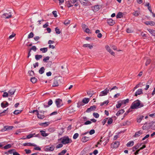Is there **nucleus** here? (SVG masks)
I'll return each instance as SVG.
<instances>
[{"label": "nucleus", "mask_w": 155, "mask_h": 155, "mask_svg": "<svg viewBox=\"0 0 155 155\" xmlns=\"http://www.w3.org/2000/svg\"><path fill=\"white\" fill-rule=\"evenodd\" d=\"M143 106V104H141L140 101L139 100L134 102L131 104L130 108L132 109H137L139 107H142Z\"/></svg>", "instance_id": "f257e3e1"}, {"label": "nucleus", "mask_w": 155, "mask_h": 155, "mask_svg": "<svg viewBox=\"0 0 155 155\" xmlns=\"http://www.w3.org/2000/svg\"><path fill=\"white\" fill-rule=\"evenodd\" d=\"M61 78L60 77H55L53 80L52 86L56 87L58 86L59 84L61 82Z\"/></svg>", "instance_id": "f03ea898"}, {"label": "nucleus", "mask_w": 155, "mask_h": 155, "mask_svg": "<svg viewBox=\"0 0 155 155\" xmlns=\"http://www.w3.org/2000/svg\"><path fill=\"white\" fill-rule=\"evenodd\" d=\"M60 140H62L61 142L64 144L71 143L72 142V140L68 136H65L63 138H61Z\"/></svg>", "instance_id": "7ed1b4c3"}, {"label": "nucleus", "mask_w": 155, "mask_h": 155, "mask_svg": "<svg viewBox=\"0 0 155 155\" xmlns=\"http://www.w3.org/2000/svg\"><path fill=\"white\" fill-rule=\"evenodd\" d=\"M55 103L57 107L59 108L63 105L62 99L58 98L55 100Z\"/></svg>", "instance_id": "20e7f679"}, {"label": "nucleus", "mask_w": 155, "mask_h": 155, "mask_svg": "<svg viewBox=\"0 0 155 155\" xmlns=\"http://www.w3.org/2000/svg\"><path fill=\"white\" fill-rule=\"evenodd\" d=\"M109 91V89L107 88H106L104 91H101L100 94V96L106 95Z\"/></svg>", "instance_id": "39448f33"}, {"label": "nucleus", "mask_w": 155, "mask_h": 155, "mask_svg": "<svg viewBox=\"0 0 155 155\" xmlns=\"http://www.w3.org/2000/svg\"><path fill=\"white\" fill-rule=\"evenodd\" d=\"M111 47H110L108 45H106L105 48L107 51L111 55L114 56L115 54L111 49Z\"/></svg>", "instance_id": "423d86ee"}, {"label": "nucleus", "mask_w": 155, "mask_h": 155, "mask_svg": "<svg viewBox=\"0 0 155 155\" xmlns=\"http://www.w3.org/2000/svg\"><path fill=\"white\" fill-rule=\"evenodd\" d=\"M54 147L53 145H52L51 146H46L45 147V149L46 151H53L54 150Z\"/></svg>", "instance_id": "0eeeda50"}, {"label": "nucleus", "mask_w": 155, "mask_h": 155, "mask_svg": "<svg viewBox=\"0 0 155 155\" xmlns=\"http://www.w3.org/2000/svg\"><path fill=\"white\" fill-rule=\"evenodd\" d=\"M45 111H43L42 110H40L39 112L41 113H43V114H44V113L45 112ZM37 115L38 117V118L41 119H43L45 117V116L43 115V114H41L38 113H38L37 114Z\"/></svg>", "instance_id": "6e6552de"}, {"label": "nucleus", "mask_w": 155, "mask_h": 155, "mask_svg": "<svg viewBox=\"0 0 155 155\" xmlns=\"http://www.w3.org/2000/svg\"><path fill=\"white\" fill-rule=\"evenodd\" d=\"M34 137H39V135L38 134L35 135V133L30 134L27 135L26 137V138H27V139H30Z\"/></svg>", "instance_id": "1a4fd4ad"}, {"label": "nucleus", "mask_w": 155, "mask_h": 155, "mask_svg": "<svg viewBox=\"0 0 155 155\" xmlns=\"http://www.w3.org/2000/svg\"><path fill=\"white\" fill-rule=\"evenodd\" d=\"M143 94L142 89H139L135 92L134 96L137 97L138 95H140Z\"/></svg>", "instance_id": "9d476101"}, {"label": "nucleus", "mask_w": 155, "mask_h": 155, "mask_svg": "<svg viewBox=\"0 0 155 155\" xmlns=\"http://www.w3.org/2000/svg\"><path fill=\"white\" fill-rule=\"evenodd\" d=\"M96 108V106L93 105L91 106L90 108H88L86 110V112H90L92 110H94Z\"/></svg>", "instance_id": "9b49d317"}, {"label": "nucleus", "mask_w": 155, "mask_h": 155, "mask_svg": "<svg viewBox=\"0 0 155 155\" xmlns=\"http://www.w3.org/2000/svg\"><path fill=\"white\" fill-rule=\"evenodd\" d=\"M91 8L94 12H96L99 10V6L98 5H95L94 6L92 7Z\"/></svg>", "instance_id": "f8f14e48"}, {"label": "nucleus", "mask_w": 155, "mask_h": 155, "mask_svg": "<svg viewBox=\"0 0 155 155\" xmlns=\"http://www.w3.org/2000/svg\"><path fill=\"white\" fill-rule=\"evenodd\" d=\"M89 140V137H84L81 139V141L83 143H85Z\"/></svg>", "instance_id": "ddd939ff"}, {"label": "nucleus", "mask_w": 155, "mask_h": 155, "mask_svg": "<svg viewBox=\"0 0 155 155\" xmlns=\"http://www.w3.org/2000/svg\"><path fill=\"white\" fill-rule=\"evenodd\" d=\"M107 22L108 24L110 25H112L115 23V21L111 19H108Z\"/></svg>", "instance_id": "4468645a"}, {"label": "nucleus", "mask_w": 155, "mask_h": 155, "mask_svg": "<svg viewBox=\"0 0 155 155\" xmlns=\"http://www.w3.org/2000/svg\"><path fill=\"white\" fill-rule=\"evenodd\" d=\"M16 90L14 88H12L11 89L8 91V94L10 95H11L14 94Z\"/></svg>", "instance_id": "2eb2a0df"}, {"label": "nucleus", "mask_w": 155, "mask_h": 155, "mask_svg": "<svg viewBox=\"0 0 155 155\" xmlns=\"http://www.w3.org/2000/svg\"><path fill=\"white\" fill-rule=\"evenodd\" d=\"M23 146H34V147H35L36 145H35V144H34L31 143H23Z\"/></svg>", "instance_id": "dca6fc26"}, {"label": "nucleus", "mask_w": 155, "mask_h": 155, "mask_svg": "<svg viewBox=\"0 0 155 155\" xmlns=\"http://www.w3.org/2000/svg\"><path fill=\"white\" fill-rule=\"evenodd\" d=\"M145 23L147 25H155V23L153 21H147L145 22Z\"/></svg>", "instance_id": "f3484780"}, {"label": "nucleus", "mask_w": 155, "mask_h": 155, "mask_svg": "<svg viewBox=\"0 0 155 155\" xmlns=\"http://www.w3.org/2000/svg\"><path fill=\"white\" fill-rule=\"evenodd\" d=\"M142 131L141 130H140L138 132H136L134 135L135 137H138L140 135L142 134Z\"/></svg>", "instance_id": "a211bd4d"}, {"label": "nucleus", "mask_w": 155, "mask_h": 155, "mask_svg": "<svg viewBox=\"0 0 155 155\" xmlns=\"http://www.w3.org/2000/svg\"><path fill=\"white\" fill-rule=\"evenodd\" d=\"M83 47L85 48L88 47L90 49H92L93 47V46L92 45H91L88 44L83 45Z\"/></svg>", "instance_id": "6ab92c4d"}, {"label": "nucleus", "mask_w": 155, "mask_h": 155, "mask_svg": "<svg viewBox=\"0 0 155 155\" xmlns=\"http://www.w3.org/2000/svg\"><path fill=\"white\" fill-rule=\"evenodd\" d=\"M3 17L5 18H9L12 17L11 15H8L7 13H4L3 15Z\"/></svg>", "instance_id": "aec40b11"}, {"label": "nucleus", "mask_w": 155, "mask_h": 155, "mask_svg": "<svg viewBox=\"0 0 155 155\" xmlns=\"http://www.w3.org/2000/svg\"><path fill=\"white\" fill-rule=\"evenodd\" d=\"M45 71V68L44 67H41L39 70V72L41 74H43Z\"/></svg>", "instance_id": "412c9836"}, {"label": "nucleus", "mask_w": 155, "mask_h": 155, "mask_svg": "<svg viewBox=\"0 0 155 155\" xmlns=\"http://www.w3.org/2000/svg\"><path fill=\"white\" fill-rule=\"evenodd\" d=\"M134 143V142L133 141L128 142L127 144V147H130L133 146Z\"/></svg>", "instance_id": "4be33fe9"}, {"label": "nucleus", "mask_w": 155, "mask_h": 155, "mask_svg": "<svg viewBox=\"0 0 155 155\" xmlns=\"http://www.w3.org/2000/svg\"><path fill=\"white\" fill-rule=\"evenodd\" d=\"M89 101V99L88 98H84L82 100V102L84 104H87Z\"/></svg>", "instance_id": "5701e85b"}, {"label": "nucleus", "mask_w": 155, "mask_h": 155, "mask_svg": "<svg viewBox=\"0 0 155 155\" xmlns=\"http://www.w3.org/2000/svg\"><path fill=\"white\" fill-rule=\"evenodd\" d=\"M143 117L144 116L143 115L140 116L138 117H137V122L140 123Z\"/></svg>", "instance_id": "b1692460"}, {"label": "nucleus", "mask_w": 155, "mask_h": 155, "mask_svg": "<svg viewBox=\"0 0 155 155\" xmlns=\"http://www.w3.org/2000/svg\"><path fill=\"white\" fill-rule=\"evenodd\" d=\"M148 31L150 33H151V34L152 35L155 36V31L151 29H147Z\"/></svg>", "instance_id": "393cba45"}, {"label": "nucleus", "mask_w": 155, "mask_h": 155, "mask_svg": "<svg viewBox=\"0 0 155 155\" xmlns=\"http://www.w3.org/2000/svg\"><path fill=\"white\" fill-rule=\"evenodd\" d=\"M8 104L7 102H6L5 104H4V102H2L1 104V106L3 108H4L8 106Z\"/></svg>", "instance_id": "a878e982"}, {"label": "nucleus", "mask_w": 155, "mask_h": 155, "mask_svg": "<svg viewBox=\"0 0 155 155\" xmlns=\"http://www.w3.org/2000/svg\"><path fill=\"white\" fill-rule=\"evenodd\" d=\"M124 112V109H121L116 114V115L117 116H119L121 114H123Z\"/></svg>", "instance_id": "bb28decb"}, {"label": "nucleus", "mask_w": 155, "mask_h": 155, "mask_svg": "<svg viewBox=\"0 0 155 155\" xmlns=\"http://www.w3.org/2000/svg\"><path fill=\"white\" fill-rule=\"evenodd\" d=\"M30 81L33 83H35L37 82V79L35 77H33L31 78Z\"/></svg>", "instance_id": "cd10ccee"}, {"label": "nucleus", "mask_w": 155, "mask_h": 155, "mask_svg": "<svg viewBox=\"0 0 155 155\" xmlns=\"http://www.w3.org/2000/svg\"><path fill=\"white\" fill-rule=\"evenodd\" d=\"M123 14L122 13V12H119L117 15V16H116V17H117V18H122V17H123Z\"/></svg>", "instance_id": "c85d7f7f"}, {"label": "nucleus", "mask_w": 155, "mask_h": 155, "mask_svg": "<svg viewBox=\"0 0 155 155\" xmlns=\"http://www.w3.org/2000/svg\"><path fill=\"white\" fill-rule=\"evenodd\" d=\"M40 132L41 133V134L42 136L43 137H46L48 136V134L45 133V131L41 130L40 131Z\"/></svg>", "instance_id": "c756f323"}, {"label": "nucleus", "mask_w": 155, "mask_h": 155, "mask_svg": "<svg viewBox=\"0 0 155 155\" xmlns=\"http://www.w3.org/2000/svg\"><path fill=\"white\" fill-rule=\"evenodd\" d=\"M40 51H41L42 53H45L48 51V48H41L40 49Z\"/></svg>", "instance_id": "7c9ffc66"}, {"label": "nucleus", "mask_w": 155, "mask_h": 155, "mask_svg": "<svg viewBox=\"0 0 155 155\" xmlns=\"http://www.w3.org/2000/svg\"><path fill=\"white\" fill-rule=\"evenodd\" d=\"M42 57V56L41 55H35V58L36 60H38Z\"/></svg>", "instance_id": "2f4dec72"}, {"label": "nucleus", "mask_w": 155, "mask_h": 155, "mask_svg": "<svg viewBox=\"0 0 155 155\" xmlns=\"http://www.w3.org/2000/svg\"><path fill=\"white\" fill-rule=\"evenodd\" d=\"M121 101L122 104H125L129 102V100L128 99H127L126 100Z\"/></svg>", "instance_id": "473e14b6"}, {"label": "nucleus", "mask_w": 155, "mask_h": 155, "mask_svg": "<svg viewBox=\"0 0 155 155\" xmlns=\"http://www.w3.org/2000/svg\"><path fill=\"white\" fill-rule=\"evenodd\" d=\"M70 23V21L68 19L66 20L64 22V24L66 25H68Z\"/></svg>", "instance_id": "72a5a7b5"}, {"label": "nucleus", "mask_w": 155, "mask_h": 155, "mask_svg": "<svg viewBox=\"0 0 155 155\" xmlns=\"http://www.w3.org/2000/svg\"><path fill=\"white\" fill-rule=\"evenodd\" d=\"M22 111V110H16L13 113L17 115L20 114Z\"/></svg>", "instance_id": "f704fd0d"}, {"label": "nucleus", "mask_w": 155, "mask_h": 155, "mask_svg": "<svg viewBox=\"0 0 155 155\" xmlns=\"http://www.w3.org/2000/svg\"><path fill=\"white\" fill-rule=\"evenodd\" d=\"M55 31L56 33L57 34H60L61 33V31L59 29L58 27H56L55 28Z\"/></svg>", "instance_id": "c9c22d12"}, {"label": "nucleus", "mask_w": 155, "mask_h": 155, "mask_svg": "<svg viewBox=\"0 0 155 155\" xmlns=\"http://www.w3.org/2000/svg\"><path fill=\"white\" fill-rule=\"evenodd\" d=\"M66 152L67 150H64L62 151L60 153H59L58 155H63Z\"/></svg>", "instance_id": "e433bc0d"}, {"label": "nucleus", "mask_w": 155, "mask_h": 155, "mask_svg": "<svg viewBox=\"0 0 155 155\" xmlns=\"http://www.w3.org/2000/svg\"><path fill=\"white\" fill-rule=\"evenodd\" d=\"M34 36V34L32 32H31L28 35V38H32Z\"/></svg>", "instance_id": "4c0bfd02"}, {"label": "nucleus", "mask_w": 155, "mask_h": 155, "mask_svg": "<svg viewBox=\"0 0 155 155\" xmlns=\"http://www.w3.org/2000/svg\"><path fill=\"white\" fill-rule=\"evenodd\" d=\"M139 147V145L137 144L136 146L133 147V151H134L136 150Z\"/></svg>", "instance_id": "58836bf2"}, {"label": "nucleus", "mask_w": 155, "mask_h": 155, "mask_svg": "<svg viewBox=\"0 0 155 155\" xmlns=\"http://www.w3.org/2000/svg\"><path fill=\"white\" fill-rule=\"evenodd\" d=\"M133 14L135 16H137L139 14V11H136L134 12L133 13Z\"/></svg>", "instance_id": "ea45409f"}, {"label": "nucleus", "mask_w": 155, "mask_h": 155, "mask_svg": "<svg viewBox=\"0 0 155 155\" xmlns=\"http://www.w3.org/2000/svg\"><path fill=\"white\" fill-rule=\"evenodd\" d=\"M87 95L90 96V97H91L93 94V92H91L90 91H87Z\"/></svg>", "instance_id": "a19ab883"}, {"label": "nucleus", "mask_w": 155, "mask_h": 155, "mask_svg": "<svg viewBox=\"0 0 155 155\" xmlns=\"http://www.w3.org/2000/svg\"><path fill=\"white\" fill-rule=\"evenodd\" d=\"M119 145V142H115L114 143V148H117L118 145Z\"/></svg>", "instance_id": "79ce46f5"}, {"label": "nucleus", "mask_w": 155, "mask_h": 155, "mask_svg": "<svg viewBox=\"0 0 155 155\" xmlns=\"http://www.w3.org/2000/svg\"><path fill=\"white\" fill-rule=\"evenodd\" d=\"M28 73L30 76H33L35 75L34 71L32 70L29 71Z\"/></svg>", "instance_id": "37998d69"}, {"label": "nucleus", "mask_w": 155, "mask_h": 155, "mask_svg": "<svg viewBox=\"0 0 155 155\" xmlns=\"http://www.w3.org/2000/svg\"><path fill=\"white\" fill-rule=\"evenodd\" d=\"M82 4L84 5H85L87 4V1L86 0H78Z\"/></svg>", "instance_id": "c03bdc74"}, {"label": "nucleus", "mask_w": 155, "mask_h": 155, "mask_svg": "<svg viewBox=\"0 0 155 155\" xmlns=\"http://www.w3.org/2000/svg\"><path fill=\"white\" fill-rule=\"evenodd\" d=\"M82 101L79 102L77 104V107H79L80 106H83L84 105Z\"/></svg>", "instance_id": "a18cd8bd"}, {"label": "nucleus", "mask_w": 155, "mask_h": 155, "mask_svg": "<svg viewBox=\"0 0 155 155\" xmlns=\"http://www.w3.org/2000/svg\"><path fill=\"white\" fill-rule=\"evenodd\" d=\"M113 119L111 118H109L107 121V124L109 125L111 124L113 122Z\"/></svg>", "instance_id": "49530a36"}, {"label": "nucleus", "mask_w": 155, "mask_h": 155, "mask_svg": "<svg viewBox=\"0 0 155 155\" xmlns=\"http://www.w3.org/2000/svg\"><path fill=\"white\" fill-rule=\"evenodd\" d=\"M151 60L150 59H147L145 63V65L147 66L149 65L151 62Z\"/></svg>", "instance_id": "de8ad7c7"}, {"label": "nucleus", "mask_w": 155, "mask_h": 155, "mask_svg": "<svg viewBox=\"0 0 155 155\" xmlns=\"http://www.w3.org/2000/svg\"><path fill=\"white\" fill-rule=\"evenodd\" d=\"M37 50V48L36 46H33L29 50V51H31V50H33L35 51Z\"/></svg>", "instance_id": "09e8293b"}, {"label": "nucleus", "mask_w": 155, "mask_h": 155, "mask_svg": "<svg viewBox=\"0 0 155 155\" xmlns=\"http://www.w3.org/2000/svg\"><path fill=\"white\" fill-rule=\"evenodd\" d=\"M93 116L96 118H98L99 116V114L97 113H93Z\"/></svg>", "instance_id": "8fccbe9b"}, {"label": "nucleus", "mask_w": 155, "mask_h": 155, "mask_svg": "<svg viewBox=\"0 0 155 155\" xmlns=\"http://www.w3.org/2000/svg\"><path fill=\"white\" fill-rule=\"evenodd\" d=\"M11 146L10 144H8L4 147L3 148L5 149H7L11 147Z\"/></svg>", "instance_id": "3c124183"}, {"label": "nucleus", "mask_w": 155, "mask_h": 155, "mask_svg": "<svg viewBox=\"0 0 155 155\" xmlns=\"http://www.w3.org/2000/svg\"><path fill=\"white\" fill-rule=\"evenodd\" d=\"M14 127L13 126H5V129H6V130H11Z\"/></svg>", "instance_id": "603ef678"}, {"label": "nucleus", "mask_w": 155, "mask_h": 155, "mask_svg": "<svg viewBox=\"0 0 155 155\" xmlns=\"http://www.w3.org/2000/svg\"><path fill=\"white\" fill-rule=\"evenodd\" d=\"M69 110V112L70 113H74L75 111V110H74L72 107L70 108Z\"/></svg>", "instance_id": "864d4df0"}, {"label": "nucleus", "mask_w": 155, "mask_h": 155, "mask_svg": "<svg viewBox=\"0 0 155 155\" xmlns=\"http://www.w3.org/2000/svg\"><path fill=\"white\" fill-rule=\"evenodd\" d=\"M49 57L48 56H47L44 58L43 60V61L44 62H47V61H48L49 59Z\"/></svg>", "instance_id": "5fc2aeb1"}, {"label": "nucleus", "mask_w": 155, "mask_h": 155, "mask_svg": "<svg viewBox=\"0 0 155 155\" xmlns=\"http://www.w3.org/2000/svg\"><path fill=\"white\" fill-rule=\"evenodd\" d=\"M8 93L6 92H4L2 95V96L3 97H7L8 96Z\"/></svg>", "instance_id": "6e6d98bb"}, {"label": "nucleus", "mask_w": 155, "mask_h": 155, "mask_svg": "<svg viewBox=\"0 0 155 155\" xmlns=\"http://www.w3.org/2000/svg\"><path fill=\"white\" fill-rule=\"evenodd\" d=\"M110 47L111 48L114 50H117V47L114 45H110Z\"/></svg>", "instance_id": "4d7b16f0"}, {"label": "nucleus", "mask_w": 155, "mask_h": 155, "mask_svg": "<svg viewBox=\"0 0 155 155\" xmlns=\"http://www.w3.org/2000/svg\"><path fill=\"white\" fill-rule=\"evenodd\" d=\"M79 136V134L78 133H75L74 134L73 137V138L74 139H76Z\"/></svg>", "instance_id": "13d9d810"}, {"label": "nucleus", "mask_w": 155, "mask_h": 155, "mask_svg": "<svg viewBox=\"0 0 155 155\" xmlns=\"http://www.w3.org/2000/svg\"><path fill=\"white\" fill-rule=\"evenodd\" d=\"M109 101H104L102 103H101V106H102L104 105V104H107L108 103Z\"/></svg>", "instance_id": "bf43d9fd"}, {"label": "nucleus", "mask_w": 155, "mask_h": 155, "mask_svg": "<svg viewBox=\"0 0 155 155\" xmlns=\"http://www.w3.org/2000/svg\"><path fill=\"white\" fill-rule=\"evenodd\" d=\"M122 104V103H121V101H120V103H119L118 104H117L116 105V107L117 108H119L121 106Z\"/></svg>", "instance_id": "052dcab7"}, {"label": "nucleus", "mask_w": 155, "mask_h": 155, "mask_svg": "<svg viewBox=\"0 0 155 155\" xmlns=\"http://www.w3.org/2000/svg\"><path fill=\"white\" fill-rule=\"evenodd\" d=\"M52 103H53L52 101L50 99L48 102V106H49L51 105L52 104Z\"/></svg>", "instance_id": "680f3d73"}, {"label": "nucleus", "mask_w": 155, "mask_h": 155, "mask_svg": "<svg viewBox=\"0 0 155 155\" xmlns=\"http://www.w3.org/2000/svg\"><path fill=\"white\" fill-rule=\"evenodd\" d=\"M95 130H91L89 133L90 135H92L95 133Z\"/></svg>", "instance_id": "e2e57ef3"}, {"label": "nucleus", "mask_w": 155, "mask_h": 155, "mask_svg": "<svg viewBox=\"0 0 155 155\" xmlns=\"http://www.w3.org/2000/svg\"><path fill=\"white\" fill-rule=\"evenodd\" d=\"M15 33H12V35H10V36L9 37V39H11L12 38H13L15 36Z\"/></svg>", "instance_id": "0e129e2a"}, {"label": "nucleus", "mask_w": 155, "mask_h": 155, "mask_svg": "<svg viewBox=\"0 0 155 155\" xmlns=\"http://www.w3.org/2000/svg\"><path fill=\"white\" fill-rule=\"evenodd\" d=\"M91 121L89 120H87L85 122L84 124V125H88L91 124Z\"/></svg>", "instance_id": "69168bd1"}, {"label": "nucleus", "mask_w": 155, "mask_h": 155, "mask_svg": "<svg viewBox=\"0 0 155 155\" xmlns=\"http://www.w3.org/2000/svg\"><path fill=\"white\" fill-rule=\"evenodd\" d=\"M25 151L27 154L30 153L31 152V150H30L25 149Z\"/></svg>", "instance_id": "338daca9"}, {"label": "nucleus", "mask_w": 155, "mask_h": 155, "mask_svg": "<svg viewBox=\"0 0 155 155\" xmlns=\"http://www.w3.org/2000/svg\"><path fill=\"white\" fill-rule=\"evenodd\" d=\"M63 146V144L61 143H60L57 145L56 146V148H59Z\"/></svg>", "instance_id": "774afa93"}]
</instances>
